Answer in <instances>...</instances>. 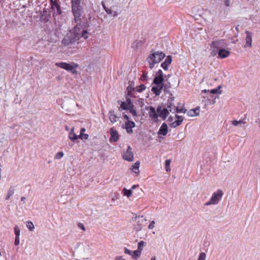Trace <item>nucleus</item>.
<instances>
[{
	"mask_svg": "<svg viewBox=\"0 0 260 260\" xmlns=\"http://www.w3.org/2000/svg\"><path fill=\"white\" fill-rule=\"evenodd\" d=\"M81 37L87 39L88 32L81 28L80 25L77 24L62 39L61 44L66 46H69L76 42Z\"/></svg>",
	"mask_w": 260,
	"mask_h": 260,
	"instance_id": "obj_1",
	"label": "nucleus"
},
{
	"mask_svg": "<svg viewBox=\"0 0 260 260\" xmlns=\"http://www.w3.org/2000/svg\"><path fill=\"white\" fill-rule=\"evenodd\" d=\"M165 57V54L162 51H156L151 53L147 58L150 69L154 68L155 64L159 63Z\"/></svg>",
	"mask_w": 260,
	"mask_h": 260,
	"instance_id": "obj_2",
	"label": "nucleus"
},
{
	"mask_svg": "<svg viewBox=\"0 0 260 260\" xmlns=\"http://www.w3.org/2000/svg\"><path fill=\"white\" fill-rule=\"evenodd\" d=\"M223 194V193L222 190H217L212 194L209 201L205 203V206H208L212 205H214L218 204L221 200Z\"/></svg>",
	"mask_w": 260,
	"mask_h": 260,
	"instance_id": "obj_3",
	"label": "nucleus"
},
{
	"mask_svg": "<svg viewBox=\"0 0 260 260\" xmlns=\"http://www.w3.org/2000/svg\"><path fill=\"white\" fill-rule=\"evenodd\" d=\"M55 65L56 67H59L61 69H63L67 71L70 72L73 74L77 72L76 69L78 67V64L75 62H71L68 63L64 62H56Z\"/></svg>",
	"mask_w": 260,
	"mask_h": 260,
	"instance_id": "obj_4",
	"label": "nucleus"
},
{
	"mask_svg": "<svg viewBox=\"0 0 260 260\" xmlns=\"http://www.w3.org/2000/svg\"><path fill=\"white\" fill-rule=\"evenodd\" d=\"M72 12L74 17V20L77 24H80L83 13L81 6H72Z\"/></svg>",
	"mask_w": 260,
	"mask_h": 260,
	"instance_id": "obj_5",
	"label": "nucleus"
},
{
	"mask_svg": "<svg viewBox=\"0 0 260 260\" xmlns=\"http://www.w3.org/2000/svg\"><path fill=\"white\" fill-rule=\"evenodd\" d=\"M169 88V85H165L164 83H161L160 84H154V86L152 87L151 91L154 94L158 96L160 94L162 89L165 92H166Z\"/></svg>",
	"mask_w": 260,
	"mask_h": 260,
	"instance_id": "obj_6",
	"label": "nucleus"
},
{
	"mask_svg": "<svg viewBox=\"0 0 260 260\" xmlns=\"http://www.w3.org/2000/svg\"><path fill=\"white\" fill-rule=\"evenodd\" d=\"M122 158L124 160L132 161L134 159V154L132 151V148L128 146L127 150L122 154Z\"/></svg>",
	"mask_w": 260,
	"mask_h": 260,
	"instance_id": "obj_7",
	"label": "nucleus"
},
{
	"mask_svg": "<svg viewBox=\"0 0 260 260\" xmlns=\"http://www.w3.org/2000/svg\"><path fill=\"white\" fill-rule=\"evenodd\" d=\"M211 47L213 49L211 52V55L213 56H215L217 53L218 54L219 50L221 48V46H220V41H218L213 42L211 45Z\"/></svg>",
	"mask_w": 260,
	"mask_h": 260,
	"instance_id": "obj_8",
	"label": "nucleus"
},
{
	"mask_svg": "<svg viewBox=\"0 0 260 260\" xmlns=\"http://www.w3.org/2000/svg\"><path fill=\"white\" fill-rule=\"evenodd\" d=\"M146 109L147 110H149L148 115L149 117L151 119V120H153L154 121H156L158 117L157 110L156 111L155 109L152 106H150L148 108H146Z\"/></svg>",
	"mask_w": 260,
	"mask_h": 260,
	"instance_id": "obj_9",
	"label": "nucleus"
},
{
	"mask_svg": "<svg viewBox=\"0 0 260 260\" xmlns=\"http://www.w3.org/2000/svg\"><path fill=\"white\" fill-rule=\"evenodd\" d=\"M164 77L163 73L161 70H159L156 73L155 77H154L153 81L154 84H160L163 83Z\"/></svg>",
	"mask_w": 260,
	"mask_h": 260,
	"instance_id": "obj_10",
	"label": "nucleus"
},
{
	"mask_svg": "<svg viewBox=\"0 0 260 260\" xmlns=\"http://www.w3.org/2000/svg\"><path fill=\"white\" fill-rule=\"evenodd\" d=\"M157 112L158 117H160L162 119L165 120L169 114V112L167 108H162L161 107L158 106L157 108Z\"/></svg>",
	"mask_w": 260,
	"mask_h": 260,
	"instance_id": "obj_11",
	"label": "nucleus"
},
{
	"mask_svg": "<svg viewBox=\"0 0 260 260\" xmlns=\"http://www.w3.org/2000/svg\"><path fill=\"white\" fill-rule=\"evenodd\" d=\"M102 5L106 12L110 15L114 17H116L118 16V13L116 11L113 10L114 6L111 7L110 8H108L104 2H102Z\"/></svg>",
	"mask_w": 260,
	"mask_h": 260,
	"instance_id": "obj_12",
	"label": "nucleus"
},
{
	"mask_svg": "<svg viewBox=\"0 0 260 260\" xmlns=\"http://www.w3.org/2000/svg\"><path fill=\"white\" fill-rule=\"evenodd\" d=\"M110 134L111 137L110 138V142H116L119 140V134L116 129L112 127L110 129Z\"/></svg>",
	"mask_w": 260,
	"mask_h": 260,
	"instance_id": "obj_13",
	"label": "nucleus"
},
{
	"mask_svg": "<svg viewBox=\"0 0 260 260\" xmlns=\"http://www.w3.org/2000/svg\"><path fill=\"white\" fill-rule=\"evenodd\" d=\"M51 6V9L54 11V14L60 15L61 13V10L60 6L59 1L58 2H55L52 4Z\"/></svg>",
	"mask_w": 260,
	"mask_h": 260,
	"instance_id": "obj_14",
	"label": "nucleus"
},
{
	"mask_svg": "<svg viewBox=\"0 0 260 260\" xmlns=\"http://www.w3.org/2000/svg\"><path fill=\"white\" fill-rule=\"evenodd\" d=\"M245 34H246V37L245 39L246 43L244 45V47L245 48H247V47L250 48L251 47L252 33L248 30H246L245 31Z\"/></svg>",
	"mask_w": 260,
	"mask_h": 260,
	"instance_id": "obj_15",
	"label": "nucleus"
},
{
	"mask_svg": "<svg viewBox=\"0 0 260 260\" xmlns=\"http://www.w3.org/2000/svg\"><path fill=\"white\" fill-rule=\"evenodd\" d=\"M135 126V123L132 121H127L125 123V128L128 134L133 133L132 128Z\"/></svg>",
	"mask_w": 260,
	"mask_h": 260,
	"instance_id": "obj_16",
	"label": "nucleus"
},
{
	"mask_svg": "<svg viewBox=\"0 0 260 260\" xmlns=\"http://www.w3.org/2000/svg\"><path fill=\"white\" fill-rule=\"evenodd\" d=\"M168 132V127L166 123H163L161 125L158 132V135H161L164 136H166Z\"/></svg>",
	"mask_w": 260,
	"mask_h": 260,
	"instance_id": "obj_17",
	"label": "nucleus"
},
{
	"mask_svg": "<svg viewBox=\"0 0 260 260\" xmlns=\"http://www.w3.org/2000/svg\"><path fill=\"white\" fill-rule=\"evenodd\" d=\"M176 117L177 119L171 124V126L172 127L175 128L180 125L183 120V117L181 116L176 115Z\"/></svg>",
	"mask_w": 260,
	"mask_h": 260,
	"instance_id": "obj_18",
	"label": "nucleus"
},
{
	"mask_svg": "<svg viewBox=\"0 0 260 260\" xmlns=\"http://www.w3.org/2000/svg\"><path fill=\"white\" fill-rule=\"evenodd\" d=\"M230 51L220 48L218 51V57L220 58H226L230 55Z\"/></svg>",
	"mask_w": 260,
	"mask_h": 260,
	"instance_id": "obj_19",
	"label": "nucleus"
},
{
	"mask_svg": "<svg viewBox=\"0 0 260 260\" xmlns=\"http://www.w3.org/2000/svg\"><path fill=\"white\" fill-rule=\"evenodd\" d=\"M172 59V56L170 55H169L167 57L165 60L161 64V67L165 70H168V67L171 63Z\"/></svg>",
	"mask_w": 260,
	"mask_h": 260,
	"instance_id": "obj_20",
	"label": "nucleus"
},
{
	"mask_svg": "<svg viewBox=\"0 0 260 260\" xmlns=\"http://www.w3.org/2000/svg\"><path fill=\"white\" fill-rule=\"evenodd\" d=\"M140 162L139 161H137L133 165L131 166V170L133 171L137 175L139 173V167Z\"/></svg>",
	"mask_w": 260,
	"mask_h": 260,
	"instance_id": "obj_21",
	"label": "nucleus"
},
{
	"mask_svg": "<svg viewBox=\"0 0 260 260\" xmlns=\"http://www.w3.org/2000/svg\"><path fill=\"white\" fill-rule=\"evenodd\" d=\"M74 127H72L69 134V138L73 142L79 138V136L74 133Z\"/></svg>",
	"mask_w": 260,
	"mask_h": 260,
	"instance_id": "obj_22",
	"label": "nucleus"
},
{
	"mask_svg": "<svg viewBox=\"0 0 260 260\" xmlns=\"http://www.w3.org/2000/svg\"><path fill=\"white\" fill-rule=\"evenodd\" d=\"M109 120L112 123H114L117 121V117L115 114L113 110H110L109 112Z\"/></svg>",
	"mask_w": 260,
	"mask_h": 260,
	"instance_id": "obj_23",
	"label": "nucleus"
},
{
	"mask_svg": "<svg viewBox=\"0 0 260 260\" xmlns=\"http://www.w3.org/2000/svg\"><path fill=\"white\" fill-rule=\"evenodd\" d=\"M220 88H221V86H219L217 88L213 89L211 90L205 89V90H203L202 91V93L210 92V93H212V94H216V93L220 94V93H221V92H222L221 90H220Z\"/></svg>",
	"mask_w": 260,
	"mask_h": 260,
	"instance_id": "obj_24",
	"label": "nucleus"
},
{
	"mask_svg": "<svg viewBox=\"0 0 260 260\" xmlns=\"http://www.w3.org/2000/svg\"><path fill=\"white\" fill-rule=\"evenodd\" d=\"M15 192V187L14 186H11L10 187L9 190H8L7 194L6 196V200H9L11 197L14 194Z\"/></svg>",
	"mask_w": 260,
	"mask_h": 260,
	"instance_id": "obj_25",
	"label": "nucleus"
},
{
	"mask_svg": "<svg viewBox=\"0 0 260 260\" xmlns=\"http://www.w3.org/2000/svg\"><path fill=\"white\" fill-rule=\"evenodd\" d=\"M85 132V128L83 127L81 128L80 129V134L79 136V138L81 139V140H87L88 138V135L84 133Z\"/></svg>",
	"mask_w": 260,
	"mask_h": 260,
	"instance_id": "obj_26",
	"label": "nucleus"
},
{
	"mask_svg": "<svg viewBox=\"0 0 260 260\" xmlns=\"http://www.w3.org/2000/svg\"><path fill=\"white\" fill-rule=\"evenodd\" d=\"M168 110L169 111L172 113H175L176 111L178 110V107L170 103L168 105Z\"/></svg>",
	"mask_w": 260,
	"mask_h": 260,
	"instance_id": "obj_27",
	"label": "nucleus"
},
{
	"mask_svg": "<svg viewBox=\"0 0 260 260\" xmlns=\"http://www.w3.org/2000/svg\"><path fill=\"white\" fill-rule=\"evenodd\" d=\"M141 254V252L138 250H135L132 252V257L135 259H137L139 258Z\"/></svg>",
	"mask_w": 260,
	"mask_h": 260,
	"instance_id": "obj_28",
	"label": "nucleus"
},
{
	"mask_svg": "<svg viewBox=\"0 0 260 260\" xmlns=\"http://www.w3.org/2000/svg\"><path fill=\"white\" fill-rule=\"evenodd\" d=\"M123 192L124 196H126L127 197L129 198L132 196V189H127L125 188L123 189Z\"/></svg>",
	"mask_w": 260,
	"mask_h": 260,
	"instance_id": "obj_29",
	"label": "nucleus"
},
{
	"mask_svg": "<svg viewBox=\"0 0 260 260\" xmlns=\"http://www.w3.org/2000/svg\"><path fill=\"white\" fill-rule=\"evenodd\" d=\"M145 245H146V243L144 241H141L138 244L137 250H139L140 251H141L142 252V251Z\"/></svg>",
	"mask_w": 260,
	"mask_h": 260,
	"instance_id": "obj_30",
	"label": "nucleus"
},
{
	"mask_svg": "<svg viewBox=\"0 0 260 260\" xmlns=\"http://www.w3.org/2000/svg\"><path fill=\"white\" fill-rule=\"evenodd\" d=\"M26 226L30 231H32L35 229L34 223L30 221H27Z\"/></svg>",
	"mask_w": 260,
	"mask_h": 260,
	"instance_id": "obj_31",
	"label": "nucleus"
},
{
	"mask_svg": "<svg viewBox=\"0 0 260 260\" xmlns=\"http://www.w3.org/2000/svg\"><path fill=\"white\" fill-rule=\"evenodd\" d=\"M134 90V88L133 87H132L130 85L128 86L127 87V95L131 97L133 96V91Z\"/></svg>",
	"mask_w": 260,
	"mask_h": 260,
	"instance_id": "obj_32",
	"label": "nucleus"
},
{
	"mask_svg": "<svg viewBox=\"0 0 260 260\" xmlns=\"http://www.w3.org/2000/svg\"><path fill=\"white\" fill-rule=\"evenodd\" d=\"M146 89V86L144 84H141L140 86H138L136 88V91L141 92Z\"/></svg>",
	"mask_w": 260,
	"mask_h": 260,
	"instance_id": "obj_33",
	"label": "nucleus"
},
{
	"mask_svg": "<svg viewBox=\"0 0 260 260\" xmlns=\"http://www.w3.org/2000/svg\"><path fill=\"white\" fill-rule=\"evenodd\" d=\"M15 237H19L20 235V230L18 226H15L14 228Z\"/></svg>",
	"mask_w": 260,
	"mask_h": 260,
	"instance_id": "obj_34",
	"label": "nucleus"
},
{
	"mask_svg": "<svg viewBox=\"0 0 260 260\" xmlns=\"http://www.w3.org/2000/svg\"><path fill=\"white\" fill-rule=\"evenodd\" d=\"M63 152L62 151H59L55 154L54 156V158L56 159H60L63 156Z\"/></svg>",
	"mask_w": 260,
	"mask_h": 260,
	"instance_id": "obj_35",
	"label": "nucleus"
},
{
	"mask_svg": "<svg viewBox=\"0 0 260 260\" xmlns=\"http://www.w3.org/2000/svg\"><path fill=\"white\" fill-rule=\"evenodd\" d=\"M170 163L171 160L170 159H167L165 161L166 170L167 172H170L171 171V169L170 167Z\"/></svg>",
	"mask_w": 260,
	"mask_h": 260,
	"instance_id": "obj_36",
	"label": "nucleus"
},
{
	"mask_svg": "<svg viewBox=\"0 0 260 260\" xmlns=\"http://www.w3.org/2000/svg\"><path fill=\"white\" fill-rule=\"evenodd\" d=\"M72 6H81V0H72Z\"/></svg>",
	"mask_w": 260,
	"mask_h": 260,
	"instance_id": "obj_37",
	"label": "nucleus"
},
{
	"mask_svg": "<svg viewBox=\"0 0 260 260\" xmlns=\"http://www.w3.org/2000/svg\"><path fill=\"white\" fill-rule=\"evenodd\" d=\"M206 253L205 252H202L200 253L198 260H206Z\"/></svg>",
	"mask_w": 260,
	"mask_h": 260,
	"instance_id": "obj_38",
	"label": "nucleus"
},
{
	"mask_svg": "<svg viewBox=\"0 0 260 260\" xmlns=\"http://www.w3.org/2000/svg\"><path fill=\"white\" fill-rule=\"evenodd\" d=\"M120 107L123 110H128V106H127V103L122 102L120 105Z\"/></svg>",
	"mask_w": 260,
	"mask_h": 260,
	"instance_id": "obj_39",
	"label": "nucleus"
},
{
	"mask_svg": "<svg viewBox=\"0 0 260 260\" xmlns=\"http://www.w3.org/2000/svg\"><path fill=\"white\" fill-rule=\"evenodd\" d=\"M129 110V113L132 114L133 116H137V112L133 108H131L128 109Z\"/></svg>",
	"mask_w": 260,
	"mask_h": 260,
	"instance_id": "obj_40",
	"label": "nucleus"
},
{
	"mask_svg": "<svg viewBox=\"0 0 260 260\" xmlns=\"http://www.w3.org/2000/svg\"><path fill=\"white\" fill-rule=\"evenodd\" d=\"M155 222L154 221H153V220L151 221L148 226V229H149V230L153 229L155 226Z\"/></svg>",
	"mask_w": 260,
	"mask_h": 260,
	"instance_id": "obj_41",
	"label": "nucleus"
},
{
	"mask_svg": "<svg viewBox=\"0 0 260 260\" xmlns=\"http://www.w3.org/2000/svg\"><path fill=\"white\" fill-rule=\"evenodd\" d=\"M147 74L145 73H144L143 74V75H142L141 77V79L143 81H147Z\"/></svg>",
	"mask_w": 260,
	"mask_h": 260,
	"instance_id": "obj_42",
	"label": "nucleus"
},
{
	"mask_svg": "<svg viewBox=\"0 0 260 260\" xmlns=\"http://www.w3.org/2000/svg\"><path fill=\"white\" fill-rule=\"evenodd\" d=\"M199 108H197L194 110H190L189 111V112H193L194 115H198L199 114Z\"/></svg>",
	"mask_w": 260,
	"mask_h": 260,
	"instance_id": "obj_43",
	"label": "nucleus"
},
{
	"mask_svg": "<svg viewBox=\"0 0 260 260\" xmlns=\"http://www.w3.org/2000/svg\"><path fill=\"white\" fill-rule=\"evenodd\" d=\"M132 251L129 250L128 249H127V248H124V253L126 254H128L129 255H131L132 256Z\"/></svg>",
	"mask_w": 260,
	"mask_h": 260,
	"instance_id": "obj_44",
	"label": "nucleus"
},
{
	"mask_svg": "<svg viewBox=\"0 0 260 260\" xmlns=\"http://www.w3.org/2000/svg\"><path fill=\"white\" fill-rule=\"evenodd\" d=\"M20 240L19 237H15L14 244L15 246H18L19 244Z\"/></svg>",
	"mask_w": 260,
	"mask_h": 260,
	"instance_id": "obj_45",
	"label": "nucleus"
},
{
	"mask_svg": "<svg viewBox=\"0 0 260 260\" xmlns=\"http://www.w3.org/2000/svg\"><path fill=\"white\" fill-rule=\"evenodd\" d=\"M185 112H186V110L184 109L183 108L179 109L178 108V110L176 111V112H177V113H185Z\"/></svg>",
	"mask_w": 260,
	"mask_h": 260,
	"instance_id": "obj_46",
	"label": "nucleus"
},
{
	"mask_svg": "<svg viewBox=\"0 0 260 260\" xmlns=\"http://www.w3.org/2000/svg\"><path fill=\"white\" fill-rule=\"evenodd\" d=\"M78 226L79 228L81 229L83 231H85V227H84V225L82 223H79L78 224Z\"/></svg>",
	"mask_w": 260,
	"mask_h": 260,
	"instance_id": "obj_47",
	"label": "nucleus"
},
{
	"mask_svg": "<svg viewBox=\"0 0 260 260\" xmlns=\"http://www.w3.org/2000/svg\"><path fill=\"white\" fill-rule=\"evenodd\" d=\"M143 227V225H142L141 224L138 223L137 225L136 229L138 231H141Z\"/></svg>",
	"mask_w": 260,
	"mask_h": 260,
	"instance_id": "obj_48",
	"label": "nucleus"
},
{
	"mask_svg": "<svg viewBox=\"0 0 260 260\" xmlns=\"http://www.w3.org/2000/svg\"><path fill=\"white\" fill-rule=\"evenodd\" d=\"M224 5L226 7H229L230 5V0H223Z\"/></svg>",
	"mask_w": 260,
	"mask_h": 260,
	"instance_id": "obj_49",
	"label": "nucleus"
},
{
	"mask_svg": "<svg viewBox=\"0 0 260 260\" xmlns=\"http://www.w3.org/2000/svg\"><path fill=\"white\" fill-rule=\"evenodd\" d=\"M127 106H128V109L133 108L134 107V104L133 102L131 101H129V103H127Z\"/></svg>",
	"mask_w": 260,
	"mask_h": 260,
	"instance_id": "obj_50",
	"label": "nucleus"
},
{
	"mask_svg": "<svg viewBox=\"0 0 260 260\" xmlns=\"http://www.w3.org/2000/svg\"><path fill=\"white\" fill-rule=\"evenodd\" d=\"M232 123L234 126H237L239 124V122L237 120H233Z\"/></svg>",
	"mask_w": 260,
	"mask_h": 260,
	"instance_id": "obj_51",
	"label": "nucleus"
},
{
	"mask_svg": "<svg viewBox=\"0 0 260 260\" xmlns=\"http://www.w3.org/2000/svg\"><path fill=\"white\" fill-rule=\"evenodd\" d=\"M115 260H126L122 256H117L115 257Z\"/></svg>",
	"mask_w": 260,
	"mask_h": 260,
	"instance_id": "obj_52",
	"label": "nucleus"
},
{
	"mask_svg": "<svg viewBox=\"0 0 260 260\" xmlns=\"http://www.w3.org/2000/svg\"><path fill=\"white\" fill-rule=\"evenodd\" d=\"M129 97H130L129 96L126 95V103H129V101H131Z\"/></svg>",
	"mask_w": 260,
	"mask_h": 260,
	"instance_id": "obj_53",
	"label": "nucleus"
},
{
	"mask_svg": "<svg viewBox=\"0 0 260 260\" xmlns=\"http://www.w3.org/2000/svg\"><path fill=\"white\" fill-rule=\"evenodd\" d=\"M123 117H124V119H126V120H127V121H129V117H128L127 115H124L123 116Z\"/></svg>",
	"mask_w": 260,
	"mask_h": 260,
	"instance_id": "obj_54",
	"label": "nucleus"
},
{
	"mask_svg": "<svg viewBox=\"0 0 260 260\" xmlns=\"http://www.w3.org/2000/svg\"><path fill=\"white\" fill-rule=\"evenodd\" d=\"M137 186H138V185H134L131 187V189H132V191L134 190Z\"/></svg>",
	"mask_w": 260,
	"mask_h": 260,
	"instance_id": "obj_55",
	"label": "nucleus"
},
{
	"mask_svg": "<svg viewBox=\"0 0 260 260\" xmlns=\"http://www.w3.org/2000/svg\"><path fill=\"white\" fill-rule=\"evenodd\" d=\"M239 122V124H244L246 122L243 121V120H240L239 121H238Z\"/></svg>",
	"mask_w": 260,
	"mask_h": 260,
	"instance_id": "obj_56",
	"label": "nucleus"
},
{
	"mask_svg": "<svg viewBox=\"0 0 260 260\" xmlns=\"http://www.w3.org/2000/svg\"><path fill=\"white\" fill-rule=\"evenodd\" d=\"M58 1H59V0H50V4H51V5H52L54 2H58Z\"/></svg>",
	"mask_w": 260,
	"mask_h": 260,
	"instance_id": "obj_57",
	"label": "nucleus"
},
{
	"mask_svg": "<svg viewBox=\"0 0 260 260\" xmlns=\"http://www.w3.org/2000/svg\"><path fill=\"white\" fill-rule=\"evenodd\" d=\"M25 200H26V198L25 197H22L21 198V201L22 202H24L25 201Z\"/></svg>",
	"mask_w": 260,
	"mask_h": 260,
	"instance_id": "obj_58",
	"label": "nucleus"
},
{
	"mask_svg": "<svg viewBox=\"0 0 260 260\" xmlns=\"http://www.w3.org/2000/svg\"><path fill=\"white\" fill-rule=\"evenodd\" d=\"M65 129H66V131H69V127L67 125H66L65 126Z\"/></svg>",
	"mask_w": 260,
	"mask_h": 260,
	"instance_id": "obj_59",
	"label": "nucleus"
},
{
	"mask_svg": "<svg viewBox=\"0 0 260 260\" xmlns=\"http://www.w3.org/2000/svg\"><path fill=\"white\" fill-rule=\"evenodd\" d=\"M151 260H156V257L155 256H153L151 258Z\"/></svg>",
	"mask_w": 260,
	"mask_h": 260,
	"instance_id": "obj_60",
	"label": "nucleus"
},
{
	"mask_svg": "<svg viewBox=\"0 0 260 260\" xmlns=\"http://www.w3.org/2000/svg\"><path fill=\"white\" fill-rule=\"evenodd\" d=\"M147 220L146 218H143L142 220V222H143V221H146Z\"/></svg>",
	"mask_w": 260,
	"mask_h": 260,
	"instance_id": "obj_61",
	"label": "nucleus"
},
{
	"mask_svg": "<svg viewBox=\"0 0 260 260\" xmlns=\"http://www.w3.org/2000/svg\"><path fill=\"white\" fill-rule=\"evenodd\" d=\"M190 115H191V116H193V114H190Z\"/></svg>",
	"mask_w": 260,
	"mask_h": 260,
	"instance_id": "obj_62",
	"label": "nucleus"
},
{
	"mask_svg": "<svg viewBox=\"0 0 260 260\" xmlns=\"http://www.w3.org/2000/svg\"><path fill=\"white\" fill-rule=\"evenodd\" d=\"M1 255V253L0 252V255Z\"/></svg>",
	"mask_w": 260,
	"mask_h": 260,
	"instance_id": "obj_63",
	"label": "nucleus"
}]
</instances>
